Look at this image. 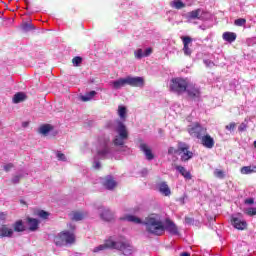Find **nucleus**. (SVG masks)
<instances>
[{
  "label": "nucleus",
  "instance_id": "obj_1",
  "mask_svg": "<svg viewBox=\"0 0 256 256\" xmlns=\"http://www.w3.org/2000/svg\"><path fill=\"white\" fill-rule=\"evenodd\" d=\"M143 225H145L146 231L147 233H150V235L159 237L165 233V224L161 221V216L157 214L148 216L143 222Z\"/></svg>",
  "mask_w": 256,
  "mask_h": 256
},
{
  "label": "nucleus",
  "instance_id": "obj_2",
  "mask_svg": "<svg viewBox=\"0 0 256 256\" xmlns=\"http://www.w3.org/2000/svg\"><path fill=\"white\" fill-rule=\"evenodd\" d=\"M117 133L118 135L115 136L113 139V144L115 147H119V151H126L127 146L125 145V141L129 139V132L127 131V127L123 122L118 123V128H117Z\"/></svg>",
  "mask_w": 256,
  "mask_h": 256
},
{
  "label": "nucleus",
  "instance_id": "obj_3",
  "mask_svg": "<svg viewBox=\"0 0 256 256\" xmlns=\"http://www.w3.org/2000/svg\"><path fill=\"white\" fill-rule=\"evenodd\" d=\"M188 85L189 81L187 78L175 77L170 80L169 89L171 93H175L176 95H183V93L187 91Z\"/></svg>",
  "mask_w": 256,
  "mask_h": 256
},
{
  "label": "nucleus",
  "instance_id": "obj_4",
  "mask_svg": "<svg viewBox=\"0 0 256 256\" xmlns=\"http://www.w3.org/2000/svg\"><path fill=\"white\" fill-rule=\"evenodd\" d=\"M75 233L64 230L54 237V243L57 247H65V245H73L75 243Z\"/></svg>",
  "mask_w": 256,
  "mask_h": 256
},
{
  "label": "nucleus",
  "instance_id": "obj_5",
  "mask_svg": "<svg viewBox=\"0 0 256 256\" xmlns=\"http://www.w3.org/2000/svg\"><path fill=\"white\" fill-rule=\"evenodd\" d=\"M187 131L190 137H194L195 139H201L203 135L207 133V129L203 127L199 122H196L192 125H189Z\"/></svg>",
  "mask_w": 256,
  "mask_h": 256
},
{
  "label": "nucleus",
  "instance_id": "obj_6",
  "mask_svg": "<svg viewBox=\"0 0 256 256\" xmlns=\"http://www.w3.org/2000/svg\"><path fill=\"white\" fill-rule=\"evenodd\" d=\"M178 155H180L181 161L184 163L193 159V152L189 150V144L185 142H178L177 146Z\"/></svg>",
  "mask_w": 256,
  "mask_h": 256
},
{
  "label": "nucleus",
  "instance_id": "obj_7",
  "mask_svg": "<svg viewBox=\"0 0 256 256\" xmlns=\"http://www.w3.org/2000/svg\"><path fill=\"white\" fill-rule=\"evenodd\" d=\"M119 243L120 242H116L112 237H110L109 239L105 240L104 244L94 248L93 252L99 253V251H105V249H117V247H119Z\"/></svg>",
  "mask_w": 256,
  "mask_h": 256
},
{
  "label": "nucleus",
  "instance_id": "obj_8",
  "mask_svg": "<svg viewBox=\"0 0 256 256\" xmlns=\"http://www.w3.org/2000/svg\"><path fill=\"white\" fill-rule=\"evenodd\" d=\"M185 93H187V96L189 99H192V101H199V99H201V89L193 84H188Z\"/></svg>",
  "mask_w": 256,
  "mask_h": 256
},
{
  "label": "nucleus",
  "instance_id": "obj_9",
  "mask_svg": "<svg viewBox=\"0 0 256 256\" xmlns=\"http://www.w3.org/2000/svg\"><path fill=\"white\" fill-rule=\"evenodd\" d=\"M139 143H140L139 149L142 153H144L147 161H153V159H155V154H153V150L151 149V146L143 142V140H139Z\"/></svg>",
  "mask_w": 256,
  "mask_h": 256
},
{
  "label": "nucleus",
  "instance_id": "obj_10",
  "mask_svg": "<svg viewBox=\"0 0 256 256\" xmlns=\"http://www.w3.org/2000/svg\"><path fill=\"white\" fill-rule=\"evenodd\" d=\"M199 141L200 144L205 147V149H213V147H215V139L207 132L202 135Z\"/></svg>",
  "mask_w": 256,
  "mask_h": 256
},
{
  "label": "nucleus",
  "instance_id": "obj_11",
  "mask_svg": "<svg viewBox=\"0 0 256 256\" xmlns=\"http://www.w3.org/2000/svg\"><path fill=\"white\" fill-rule=\"evenodd\" d=\"M126 79H127V85H129L130 87H140V88L145 87V79L143 77L128 76L126 77Z\"/></svg>",
  "mask_w": 256,
  "mask_h": 256
},
{
  "label": "nucleus",
  "instance_id": "obj_12",
  "mask_svg": "<svg viewBox=\"0 0 256 256\" xmlns=\"http://www.w3.org/2000/svg\"><path fill=\"white\" fill-rule=\"evenodd\" d=\"M230 221L234 229H237L238 231H245V229H247V221L245 220L232 216Z\"/></svg>",
  "mask_w": 256,
  "mask_h": 256
},
{
  "label": "nucleus",
  "instance_id": "obj_13",
  "mask_svg": "<svg viewBox=\"0 0 256 256\" xmlns=\"http://www.w3.org/2000/svg\"><path fill=\"white\" fill-rule=\"evenodd\" d=\"M164 231L170 233V235H179V228L175 224V222L171 221L170 219H166L164 225Z\"/></svg>",
  "mask_w": 256,
  "mask_h": 256
},
{
  "label": "nucleus",
  "instance_id": "obj_14",
  "mask_svg": "<svg viewBox=\"0 0 256 256\" xmlns=\"http://www.w3.org/2000/svg\"><path fill=\"white\" fill-rule=\"evenodd\" d=\"M118 251H122L123 255L129 256L133 254V246L129 242H120L117 246Z\"/></svg>",
  "mask_w": 256,
  "mask_h": 256
},
{
  "label": "nucleus",
  "instance_id": "obj_15",
  "mask_svg": "<svg viewBox=\"0 0 256 256\" xmlns=\"http://www.w3.org/2000/svg\"><path fill=\"white\" fill-rule=\"evenodd\" d=\"M182 43L184 45L183 47V51H184V55L191 57V48H189V45H191V43H193V38L189 37V36H182Z\"/></svg>",
  "mask_w": 256,
  "mask_h": 256
},
{
  "label": "nucleus",
  "instance_id": "obj_16",
  "mask_svg": "<svg viewBox=\"0 0 256 256\" xmlns=\"http://www.w3.org/2000/svg\"><path fill=\"white\" fill-rule=\"evenodd\" d=\"M103 186L105 189H108V191H113V189L117 187V182L113 176H106L103 181Z\"/></svg>",
  "mask_w": 256,
  "mask_h": 256
},
{
  "label": "nucleus",
  "instance_id": "obj_17",
  "mask_svg": "<svg viewBox=\"0 0 256 256\" xmlns=\"http://www.w3.org/2000/svg\"><path fill=\"white\" fill-rule=\"evenodd\" d=\"M158 191L164 197H171V188H169L167 182H160L158 184Z\"/></svg>",
  "mask_w": 256,
  "mask_h": 256
},
{
  "label": "nucleus",
  "instance_id": "obj_18",
  "mask_svg": "<svg viewBox=\"0 0 256 256\" xmlns=\"http://www.w3.org/2000/svg\"><path fill=\"white\" fill-rule=\"evenodd\" d=\"M5 237H13V228H10L7 224L0 226V239Z\"/></svg>",
  "mask_w": 256,
  "mask_h": 256
},
{
  "label": "nucleus",
  "instance_id": "obj_19",
  "mask_svg": "<svg viewBox=\"0 0 256 256\" xmlns=\"http://www.w3.org/2000/svg\"><path fill=\"white\" fill-rule=\"evenodd\" d=\"M175 169L180 173V175H182V177H184V179H186V181H191L193 179V175H191V172L187 171L185 167L181 165H176Z\"/></svg>",
  "mask_w": 256,
  "mask_h": 256
},
{
  "label": "nucleus",
  "instance_id": "obj_20",
  "mask_svg": "<svg viewBox=\"0 0 256 256\" xmlns=\"http://www.w3.org/2000/svg\"><path fill=\"white\" fill-rule=\"evenodd\" d=\"M71 221H83L87 217V212L73 211L69 214Z\"/></svg>",
  "mask_w": 256,
  "mask_h": 256
},
{
  "label": "nucleus",
  "instance_id": "obj_21",
  "mask_svg": "<svg viewBox=\"0 0 256 256\" xmlns=\"http://www.w3.org/2000/svg\"><path fill=\"white\" fill-rule=\"evenodd\" d=\"M222 39L227 43H235L237 41V33L226 31L222 34Z\"/></svg>",
  "mask_w": 256,
  "mask_h": 256
},
{
  "label": "nucleus",
  "instance_id": "obj_22",
  "mask_svg": "<svg viewBox=\"0 0 256 256\" xmlns=\"http://www.w3.org/2000/svg\"><path fill=\"white\" fill-rule=\"evenodd\" d=\"M100 217L103 221H113V219H115V215L109 209H103L100 213Z\"/></svg>",
  "mask_w": 256,
  "mask_h": 256
},
{
  "label": "nucleus",
  "instance_id": "obj_23",
  "mask_svg": "<svg viewBox=\"0 0 256 256\" xmlns=\"http://www.w3.org/2000/svg\"><path fill=\"white\" fill-rule=\"evenodd\" d=\"M55 127L51 124H43L40 126L38 133L41 135H44V137H47L49 135L50 131H53Z\"/></svg>",
  "mask_w": 256,
  "mask_h": 256
},
{
  "label": "nucleus",
  "instance_id": "obj_24",
  "mask_svg": "<svg viewBox=\"0 0 256 256\" xmlns=\"http://www.w3.org/2000/svg\"><path fill=\"white\" fill-rule=\"evenodd\" d=\"M26 221L29 227V231H37V229H39V220L28 217Z\"/></svg>",
  "mask_w": 256,
  "mask_h": 256
},
{
  "label": "nucleus",
  "instance_id": "obj_25",
  "mask_svg": "<svg viewBox=\"0 0 256 256\" xmlns=\"http://www.w3.org/2000/svg\"><path fill=\"white\" fill-rule=\"evenodd\" d=\"M122 221H129L130 223H135L136 225H141L143 221L141 218L135 215H126L124 218H121Z\"/></svg>",
  "mask_w": 256,
  "mask_h": 256
},
{
  "label": "nucleus",
  "instance_id": "obj_26",
  "mask_svg": "<svg viewBox=\"0 0 256 256\" xmlns=\"http://www.w3.org/2000/svg\"><path fill=\"white\" fill-rule=\"evenodd\" d=\"M12 227H13V233H14V231L16 232V233H23V231H25V225H23V220H18V221H16L13 225H12Z\"/></svg>",
  "mask_w": 256,
  "mask_h": 256
},
{
  "label": "nucleus",
  "instance_id": "obj_27",
  "mask_svg": "<svg viewBox=\"0 0 256 256\" xmlns=\"http://www.w3.org/2000/svg\"><path fill=\"white\" fill-rule=\"evenodd\" d=\"M114 89H121V87H125L127 84V77L126 78H120L118 80H115L112 82Z\"/></svg>",
  "mask_w": 256,
  "mask_h": 256
},
{
  "label": "nucleus",
  "instance_id": "obj_28",
  "mask_svg": "<svg viewBox=\"0 0 256 256\" xmlns=\"http://www.w3.org/2000/svg\"><path fill=\"white\" fill-rule=\"evenodd\" d=\"M27 99V95L23 92H18L13 97V103H23Z\"/></svg>",
  "mask_w": 256,
  "mask_h": 256
},
{
  "label": "nucleus",
  "instance_id": "obj_29",
  "mask_svg": "<svg viewBox=\"0 0 256 256\" xmlns=\"http://www.w3.org/2000/svg\"><path fill=\"white\" fill-rule=\"evenodd\" d=\"M95 95H97V92L95 90H92L90 92L85 93V95L81 96V100L84 102L91 101V99H93Z\"/></svg>",
  "mask_w": 256,
  "mask_h": 256
},
{
  "label": "nucleus",
  "instance_id": "obj_30",
  "mask_svg": "<svg viewBox=\"0 0 256 256\" xmlns=\"http://www.w3.org/2000/svg\"><path fill=\"white\" fill-rule=\"evenodd\" d=\"M199 15H201V8L188 12V19H200Z\"/></svg>",
  "mask_w": 256,
  "mask_h": 256
},
{
  "label": "nucleus",
  "instance_id": "obj_31",
  "mask_svg": "<svg viewBox=\"0 0 256 256\" xmlns=\"http://www.w3.org/2000/svg\"><path fill=\"white\" fill-rule=\"evenodd\" d=\"M109 153H111V149L107 145H104L101 150H98L99 157H107Z\"/></svg>",
  "mask_w": 256,
  "mask_h": 256
},
{
  "label": "nucleus",
  "instance_id": "obj_32",
  "mask_svg": "<svg viewBox=\"0 0 256 256\" xmlns=\"http://www.w3.org/2000/svg\"><path fill=\"white\" fill-rule=\"evenodd\" d=\"M21 28L27 33L29 31L35 30V25H33L31 22H24L22 23Z\"/></svg>",
  "mask_w": 256,
  "mask_h": 256
},
{
  "label": "nucleus",
  "instance_id": "obj_33",
  "mask_svg": "<svg viewBox=\"0 0 256 256\" xmlns=\"http://www.w3.org/2000/svg\"><path fill=\"white\" fill-rule=\"evenodd\" d=\"M118 115L120 119L127 118V108L125 106H118Z\"/></svg>",
  "mask_w": 256,
  "mask_h": 256
},
{
  "label": "nucleus",
  "instance_id": "obj_34",
  "mask_svg": "<svg viewBox=\"0 0 256 256\" xmlns=\"http://www.w3.org/2000/svg\"><path fill=\"white\" fill-rule=\"evenodd\" d=\"M36 215L40 219H48L50 214H49V212H47L45 210H38V211H36Z\"/></svg>",
  "mask_w": 256,
  "mask_h": 256
},
{
  "label": "nucleus",
  "instance_id": "obj_35",
  "mask_svg": "<svg viewBox=\"0 0 256 256\" xmlns=\"http://www.w3.org/2000/svg\"><path fill=\"white\" fill-rule=\"evenodd\" d=\"M246 23H247V19L245 18L236 19L234 21V25H236V27H243L246 25Z\"/></svg>",
  "mask_w": 256,
  "mask_h": 256
},
{
  "label": "nucleus",
  "instance_id": "obj_36",
  "mask_svg": "<svg viewBox=\"0 0 256 256\" xmlns=\"http://www.w3.org/2000/svg\"><path fill=\"white\" fill-rule=\"evenodd\" d=\"M242 175H250V173H253L252 166H243L241 168Z\"/></svg>",
  "mask_w": 256,
  "mask_h": 256
},
{
  "label": "nucleus",
  "instance_id": "obj_37",
  "mask_svg": "<svg viewBox=\"0 0 256 256\" xmlns=\"http://www.w3.org/2000/svg\"><path fill=\"white\" fill-rule=\"evenodd\" d=\"M72 63L75 67H79L83 63V58L81 56H76L72 59Z\"/></svg>",
  "mask_w": 256,
  "mask_h": 256
},
{
  "label": "nucleus",
  "instance_id": "obj_38",
  "mask_svg": "<svg viewBox=\"0 0 256 256\" xmlns=\"http://www.w3.org/2000/svg\"><path fill=\"white\" fill-rule=\"evenodd\" d=\"M173 7L175 9H183V8H185V3H183L180 0H176V1L173 2Z\"/></svg>",
  "mask_w": 256,
  "mask_h": 256
},
{
  "label": "nucleus",
  "instance_id": "obj_39",
  "mask_svg": "<svg viewBox=\"0 0 256 256\" xmlns=\"http://www.w3.org/2000/svg\"><path fill=\"white\" fill-rule=\"evenodd\" d=\"M214 175H215V177H218V179H224L225 178V173L223 172V170L216 169L214 171Z\"/></svg>",
  "mask_w": 256,
  "mask_h": 256
},
{
  "label": "nucleus",
  "instance_id": "obj_40",
  "mask_svg": "<svg viewBox=\"0 0 256 256\" xmlns=\"http://www.w3.org/2000/svg\"><path fill=\"white\" fill-rule=\"evenodd\" d=\"M134 55L136 59H143V57H145V53H143V49L136 50Z\"/></svg>",
  "mask_w": 256,
  "mask_h": 256
},
{
  "label": "nucleus",
  "instance_id": "obj_41",
  "mask_svg": "<svg viewBox=\"0 0 256 256\" xmlns=\"http://www.w3.org/2000/svg\"><path fill=\"white\" fill-rule=\"evenodd\" d=\"M237 124L235 122H231L230 124L225 126L226 131H235Z\"/></svg>",
  "mask_w": 256,
  "mask_h": 256
},
{
  "label": "nucleus",
  "instance_id": "obj_42",
  "mask_svg": "<svg viewBox=\"0 0 256 256\" xmlns=\"http://www.w3.org/2000/svg\"><path fill=\"white\" fill-rule=\"evenodd\" d=\"M56 157L58 159V161H67V157L65 156V154L61 153V152H57Z\"/></svg>",
  "mask_w": 256,
  "mask_h": 256
},
{
  "label": "nucleus",
  "instance_id": "obj_43",
  "mask_svg": "<svg viewBox=\"0 0 256 256\" xmlns=\"http://www.w3.org/2000/svg\"><path fill=\"white\" fill-rule=\"evenodd\" d=\"M179 155V151H177V149H175L174 147H169L168 148V155Z\"/></svg>",
  "mask_w": 256,
  "mask_h": 256
},
{
  "label": "nucleus",
  "instance_id": "obj_44",
  "mask_svg": "<svg viewBox=\"0 0 256 256\" xmlns=\"http://www.w3.org/2000/svg\"><path fill=\"white\" fill-rule=\"evenodd\" d=\"M23 176H21V175H16V176H14L13 178H12V183L14 184V185H17V183H19L20 181H21V178H22Z\"/></svg>",
  "mask_w": 256,
  "mask_h": 256
},
{
  "label": "nucleus",
  "instance_id": "obj_45",
  "mask_svg": "<svg viewBox=\"0 0 256 256\" xmlns=\"http://www.w3.org/2000/svg\"><path fill=\"white\" fill-rule=\"evenodd\" d=\"M13 167H15L13 165V163H8V164L4 165V171H6V173H9V171H11V169H13Z\"/></svg>",
  "mask_w": 256,
  "mask_h": 256
},
{
  "label": "nucleus",
  "instance_id": "obj_46",
  "mask_svg": "<svg viewBox=\"0 0 256 256\" xmlns=\"http://www.w3.org/2000/svg\"><path fill=\"white\" fill-rule=\"evenodd\" d=\"M185 223L187 225H193L195 223V219H193L191 217H185Z\"/></svg>",
  "mask_w": 256,
  "mask_h": 256
},
{
  "label": "nucleus",
  "instance_id": "obj_47",
  "mask_svg": "<svg viewBox=\"0 0 256 256\" xmlns=\"http://www.w3.org/2000/svg\"><path fill=\"white\" fill-rule=\"evenodd\" d=\"M247 215H250V217H253V215H256V209L255 208H249L247 211Z\"/></svg>",
  "mask_w": 256,
  "mask_h": 256
},
{
  "label": "nucleus",
  "instance_id": "obj_48",
  "mask_svg": "<svg viewBox=\"0 0 256 256\" xmlns=\"http://www.w3.org/2000/svg\"><path fill=\"white\" fill-rule=\"evenodd\" d=\"M153 53V48H147L144 52V57H149Z\"/></svg>",
  "mask_w": 256,
  "mask_h": 256
},
{
  "label": "nucleus",
  "instance_id": "obj_49",
  "mask_svg": "<svg viewBox=\"0 0 256 256\" xmlns=\"http://www.w3.org/2000/svg\"><path fill=\"white\" fill-rule=\"evenodd\" d=\"M253 203H255V199L253 198H248L245 200L246 205H253Z\"/></svg>",
  "mask_w": 256,
  "mask_h": 256
},
{
  "label": "nucleus",
  "instance_id": "obj_50",
  "mask_svg": "<svg viewBox=\"0 0 256 256\" xmlns=\"http://www.w3.org/2000/svg\"><path fill=\"white\" fill-rule=\"evenodd\" d=\"M5 219H7V213L0 212V221H5Z\"/></svg>",
  "mask_w": 256,
  "mask_h": 256
},
{
  "label": "nucleus",
  "instance_id": "obj_51",
  "mask_svg": "<svg viewBox=\"0 0 256 256\" xmlns=\"http://www.w3.org/2000/svg\"><path fill=\"white\" fill-rule=\"evenodd\" d=\"M245 129H247V125H245V123H242V124L239 126L238 131L243 132V131H245Z\"/></svg>",
  "mask_w": 256,
  "mask_h": 256
},
{
  "label": "nucleus",
  "instance_id": "obj_52",
  "mask_svg": "<svg viewBox=\"0 0 256 256\" xmlns=\"http://www.w3.org/2000/svg\"><path fill=\"white\" fill-rule=\"evenodd\" d=\"M94 169H101V163L95 162Z\"/></svg>",
  "mask_w": 256,
  "mask_h": 256
},
{
  "label": "nucleus",
  "instance_id": "obj_53",
  "mask_svg": "<svg viewBox=\"0 0 256 256\" xmlns=\"http://www.w3.org/2000/svg\"><path fill=\"white\" fill-rule=\"evenodd\" d=\"M68 227L71 229V231H75V225H73V224H68Z\"/></svg>",
  "mask_w": 256,
  "mask_h": 256
},
{
  "label": "nucleus",
  "instance_id": "obj_54",
  "mask_svg": "<svg viewBox=\"0 0 256 256\" xmlns=\"http://www.w3.org/2000/svg\"><path fill=\"white\" fill-rule=\"evenodd\" d=\"M180 256H191V254L189 252H183L180 254Z\"/></svg>",
  "mask_w": 256,
  "mask_h": 256
},
{
  "label": "nucleus",
  "instance_id": "obj_55",
  "mask_svg": "<svg viewBox=\"0 0 256 256\" xmlns=\"http://www.w3.org/2000/svg\"><path fill=\"white\" fill-rule=\"evenodd\" d=\"M29 125V122H23L22 127H27Z\"/></svg>",
  "mask_w": 256,
  "mask_h": 256
},
{
  "label": "nucleus",
  "instance_id": "obj_56",
  "mask_svg": "<svg viewBox=\"0 0 256 256\" xmlns=\"http://www.w3.org/2000/svg\"><path fill=\"white\" fill-rule=\"evenodd\" d=\"M6 21H9L10 25H13V19L7 18Z\"/></svg>",
  "mask_w": 256,
  "mask_h": 256
},
{
  "label": "nucleus",
  "instance_id": "obj_57",
  "mask_svg": "<svg viewBox=\"0 0 256 256\" xmlns=\"http://www.w3.org/2000/svg\"><path fill=\"white\" fill-rule=\"evenodd\" d=\"M253 173H256V166H252Z\"/></svg>",
  "mask_w": 256,
  "mask_h": 256
},
{
  "label": "nucleus",
  "instance_id": "obj_58",
  "mask_svg": "<svg viewBox=\"0 0 256 256\" xmlns=\"http://www.w3.org/2000/svg\"><path fill=\"white\" fill-rule=\"evenodd\" d=\"M24 1H25V4H26V5H29V1H27V0H24Z\"/></svg>",
  "mask_w": 256,
  "mask_h": 256
},
{
  "label": "nucleus",
  "instance_id": "obj_59",
  "mask_svg": "<svg viewBox=\"0 0 256 256\" xmlns=\"http://www.w3.org/2000/svg\"><path fill=\"white\" fill-rule=\"evenodd\" d=\"M20 203H22V205H25V201L21 200Z\"/></svg>",
  "mask_w": 256,
  "mask_h": 256
},
{
  "label": "nucleus",
  "instance_id": "obj_60",
  "mask_svg": "<svg viewBox=\"0 0 256 256\" xmlns=\"http://www.w3.org/2000/svg\"><path fill=\"white\" fill-rule=\"evenodd\" d=\"M26 9H29V5L26 6Z\"/></svg>",
  "mask_w": 256,
  "mask_h": 256
}]
</instances>
